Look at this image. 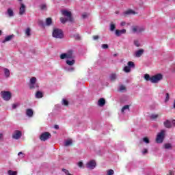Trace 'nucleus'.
Listing matches in <instances>:
<instances>
[{
  "mask_svg": "<svg viewBox=\"0 0 175 175\" xmlns=\"http://www.w3.org/2000/svg\"><path fill=\"white\" fill-rule=\"evenodd\" d=\"M127 66H129L130 69H132V68H135V63L133 62H129L127 63Z\"/></svg>",
  "mask_w": 175,
  "mask_h": 175,
  "instance_id": "b1692460",
  "label": "nucleus"
},
{
  "mask_svg": "<svg viewBox=\"0 0 175 175\" xmlns=\"http://www.w3.org/2000/svg\"><path fill=\"white\" fill-rule=\"evenodd\" d=\"M51 24H53V20L51 19V18H47L46 19V25H47L48 27H50Z\"/></svg>",
  "mask_w": 175,
  "mask_h": 175,
  "instance_id": "5701e85b",
  "label": "nucleus"
},
{
  "mask_svg": "<svg viewBox=\"0 0 175 175\" xmlns=\"http://www.w3.org/2000/svg\"><path fill=\"white\" fill-rule=\"evenodd\" d=\"M18 155V157H21V158H24L25 157V154L23 153V152H19Z\"/></svg>",
  "mask_w": 175,
  "mask_h": 175,
  "instance_id": "49530a36",
  "label": "nucleus"
},
{
  "mask_svg": "<svg viewBox=\"0 0 175 175\" xmlns=\"http://www.w3.org/2000/svg\"><path fill=\"white\" fill-rule=\"evenodd\" d=\"M109 79L111 81H115L117 79V75L116 73H112L109 75Z\"/></svg>",
  "mask_w": 175,
  "mask_h": 175,
  "instance_id": "412c9836",
  "label": "nucleus"
},
{
  "mask_svg": "<svg viewBox=\"0 0 175 175\" xmlns=\"http://www.w3.org/2000/svg\"><path fill=\"white\" fill-rule=\"evenodd\" d=\"M12 137L13 139H20L21 137V131H15V132L12 135Z\"/></svg>",
  "mask_w": 175,
  "mask_h": 175,
  "instance_id": "f8f14e48",
  "label": "nucleus"
},
{
  "mask_svg": "<svg viewBox=\"0 0 175 175\" xmlns=\"http://www.w3.org/2000/svg\"><path fill=\"white\" fill-rule=\"evenodd\" d=\"M8 174L9 175H17V172L12 171V170H9L8 171Z\"/></svg>",
  "mask_w": 175,
  "mask_h": 175,
  "instance_id": "ea45409f",
  "label": "nucleus"
},
{
  "mask_svg": "<svg viewBox=\"0 0 175 175\" xmlns=\"http://www.w3.org/2000/svg\"><path fill=\"white\" fill-rule=\"evenodd\" d=\"M60 21H61L62 24H65V23H66V21H69V18H60Z\"/></svg>",
  "mask_w": 175,
  "mask_h": 175,
  "instance_id": "bb28decb",
  "label": "nucleus"
},
{
  "mask_svg": "<svg viewBox=\"0 0 175 175\" xmlns=\"http://www.w3.org/2000/svg\"><path fill=\"white\" fill-rule=\"evenodd\" d=\"M144 53V50L143 49H139L135 53V56L137 57V58H140L141 55H143V53Z\"/></svg>",
  "mask_w": 175,
  "mask_h": 175,
  "instance_id": "4468645a",
  "label": "nucleus"
},
{
  "mask_svg": "<svg viewBox=\"0 0 175 175\" xmlns=\"http://www.w3.org/2000/svg\"><path fill=\"white\" fill-rule=\"evenodd\" d=\"M62 13L63 16H65L66 17H67V18H68V21H70V23L73 21V18L72 17V12L66 10H64L62 11Z\"/></svg>",
  "mask_w": 175,
  "mask_h": 175,
  "instance_id": "6e6552de",
  "label": "nucleus"
},
{
  "mask_svg": "<svg viewBox=\"0 0 175 175\" xmlns=\"http://www.w3.org/2000/svg\"><path fill=\"white\" fill-rule=\"evenodd\" d=\"M8 16H10V17L13 16L14 14V12H13V10L9 8V9L8 10Z\"/></svg>",
  "mask_w": 175,
  "mask_h": 175,
  "instance_id": "a878e982",
  "label": "nucleus"
},
{
  "mask_svg": "<svg viewBox=\"0 0 175 175\" xmlns=\"http://www.w3.org/2000/svg\"><path fill=\"white\" fill-rule=\"evenodd\" d=\"M40 8L41 10H47V5L46 4H41Z\"/></svg>",
  "mask_w": 175,
  "mask_h": 175,
  "instance_id": "c85d7f7f",
  "label": "nucleus"
},
{
  "mask_svg": "<svg viewBox=\"0 0 175 175\" xmlns=\"http://www.w3.org/2000/svg\"><path fill=\"white\" fill-rule=\"evenodd\" d=\"M62 172H64V173H65L66 175L69 174V171L66 169H63Z\"/></svg>",
  "mask_w": 175,
  "mask_h": 175,
  "instance_id": "8fccbe9b",
  "label": "nucleus"
},
{
  "mask_svg": "<svg viewBox=\"0 0 175 175\" xmlns=\"http://www.w3.org/2000/svg\"><path fill=\"white\" fill-rule=\"evenodd\" d=\"M116 55H117V54H116V53H115V54H113V57H116Z\"/></svg>",
  "mask_w": 175,
  "mask_h": 175,
  "instance_id": "69168bd1",
  "label": "nucleus"
},
{
  "mask_svg": "<svg viewBox=\"0 0 175 175\" xmlns=\"http://www.w3.org/2000/svg\"><path fill=\"white\" fill-rule=\"evenodd\" d=\"M74 38H75V39H76V40H80V39H81V37H80L79 34L74 35Z\"/></svg>",
  "mask_w": 175,
  "mask_h": 175,
  "instance_id": "79ce46f5",
  "label": "nucleus"
},
{
  "mask_svg": "<svg viewBox=\"0 0 175 175\" xmlns=\"http://www.w3.org/2000/svg\"><path fill=\"white\" fill-rule=\"evenodd\" d=\"M169 175H173V172H172V171H170Z\"/></svg>",
  "mask_w": 175,
  "mask_h": 175,
  "instance_id": "680f3d73",
  "label": "nucleus"
},
{
  "mask_svg": "<svg viewBox=\"0 0 175 175\" xmlns=\"http://www.w3.org/2000/svg\"><path fill=\"white\" fill-rule=\"evenodd\" d=\"M18 106H20V103H18L12 104L13 110H14L15 109H17V107H18Z\"/></svg>",
  "mask_w": 175,
  "mask_h": 175,
  "instance_id": "4c0bfd02",
  "label": "nucleus"
},
{
  "mask_svg": "<svg viewBox=\"0 0 175 175\" xmlns=\"http://www.w3.org/2000/svg\"><path fill=\"white\" fill-rule=\"evenodd\" d=\"M3 70H4V75L6 79H8V77H10V71L9 70V69L5 68Z\"/></svg>",
  "mask_w": 175,
  "mask_h": 175,
  "instance_id": "6ab92c4d",
  "label": "nucleus"
},
{
  "mask_svg": "<svg viewBox=\"0 0 175 175\" xmlns=\"http://www.w3.org/2000/svg\"><path fill=\"white\" fill-rule=\"evenodd\" d=\"M93 38H94V40H97V39H99V36H94L93 37Z\"/></svg>",
  "mask_w": 175,
  "mask_h": 175,
  "instance_id": "603ef678",
  "label": "nucleus"
},
{
  "mask_svg": "<svg viewBox=\"0 0 175 175\" xmlns=\"http://www.w3.org/2000/svg\"><path fill=\"white\" fill-rule=\"evenodd\" d=\"M134 44L136 47H140V42L137 40H134Z\"/></svg>",
  "mask_w": 175,
  "mask_h": 175,
  "instance_id": "e433bc0d",
  "label": "nucleus"
},
{
  "mask_svg": "<svg viewBox=\"0 0 175 175\" xmlns=\"http://www.w3.org/2000/svg\"><path fill=\"white\" fill-rule=\"evenodd\" d=\"M26 116H27V117H29V118L33 117V110L31 109H27L26 110Z\"/></svg>",
  "mask_w": 175,
  "mask_h": 175,
  "instance_id": "2eb2a0df",
  "label": "nucleus"
},
{
  "mask_svg": "<svg viewBox=\"0 0 175 175\" xmlns=\"http://www.w3.org/2000/svg\"><path fill=\"white\" fill-rule=\"evenodd\" d=\"M115 33L116 36H121V35H123L124 33H126V29H123L122 30L116 29Z\"/></svg>",
  "mask_w": 175,
  "mask_h": 175,
  "instance_id": "ddd939ff",
  "label": "nucleus"
},
{
  "mask_svg": "<svg viewBox=\"0 0 175 175\" xmlns=\"http://www.w3.org/2000/svg\"><path fill=\"white\" fill-rule=\"evenodd\" d=\"M83 163L81 162V161H79V163H78V166H79V167H83Z\"/></svg>",
  "mask_w": 175,
  "mask_h": 175,
  "instance_id": "3c124183",
  "label": "nucleus"
},
{
  "mask_svg": "<svg viewBox=\"0 0 175 175\" xmlns=\"http://www.w3.org/2000/svg\"><path fill=\"white\" fill-rule=\"evenodd\" d=\"M0 35H2V31L0 30Z\"/></svg>",
  "mask_w": 175,
  "mask_h": 175,
  "instance_id": "0e129e2a",
  "label": "nucleus"
},
{
  "mask_svg": "<svg viewBox=\"0 0 175 175\" xmlns=\"http://www.w3.org/2000/svg\"><path fill=\"white\" fill-rule=\"evenodd\" d=\"M53 36L56 39H62L64 38V31L59 29H55L53 31Z\"/></svg>",
  "mask_w": 175,
  "mask_h": 175,
  "instance_id": "7ed1b4c3",
  "label": "nucleus"
},
{
  "mask_svg": "<svg viewBox=\"0 0 175 175\" xmlns=\"http://www.w3.org/2000/svg\"><path fill=\"white\" fill-rule=\"evenodd\" d=\"M174 108L175 109V100L174 102Z\"/></svg>",
  "mask_w": 175,
  "mask_h": 175,
  "instance_id": "e2e57ef3",
  "label": "nucleus"
},
{
  "mask_svg": "<svg viewBox=\"0 0 175 175\" xmlns=\"http://www.w3.org/2000/svg\"><path fill=\"white\" fill-rule=\"evenodd\" d=\"M116 14H118L119 13H120V12H118V11H116Z\"/></svg>",
  "mask_w": 175,
  "mask_h": 175,
  "instance_id": "052dcab7",
  "label": "nucleus"
},
{
  "mask_svg": "<svg viewBox=\"0 0 175 175\" xmlns=\"http://www.w3.org/2000/svg\"><path fill=\"white\" fill-rule=\"evenodd\" d=\"M169 99H170V96L169 95V93L165 94V102H168Z\"/></svg>",
  "mask_w": 175,
  "mask_h": 175,
  "instance_id": "37998d69",
  "label": "nucleus"
},
{
  "mask_svg": "<svg viewBox=\"0 0 175 175\" xmlns=\"http://www.w3.org/2000/svg\"><path fill=\"white\" fill-rule=\"evenodd\" d=\"M20 5H21V7L19 8V14L21 16H23V14L25 13L26 7H25V5H24V3H21Z\"/></svg>",
  "mask_w": 175,
  "mask_h": 175,
  "instance_id": "9b49d317",
  "label": "nucleus"
},
{
  "mask_svg": "<svg viewBox=\"0 0 175 175\" xmlns=\"http://www.w3.org/2000/svg\"><path fill=\"white\" fill-rule=\"evenodd\" d=\"M143 142H144V143H146L147 144H148V143H150V139H148V137H144Z\"/></svg>",
  "mask_w": 175,
  "mask_h": 175,
  "instance_id": "a19ab883",
  "label": "nucleus"
},
{
  "mask_svg": "<svg viewBox=\"0 0 175 175\" xmlns=\"http://www.w3.org/2000/svg\"><path fill=\"white\" fill-rule=\"evenodd\" d=\"M114 174V170H108L107 171V175H113Z\"/></svg>",
  "mask_w": 175,
  "mask_h": 175,
  "instance_id": "72a5a7b5",
  "label": "nucleus"
},
{
  "mask_svg": "<svg viewBox=\"0 0 175 175\" xmlns=\"http://www.w3.org/2000/svg\"><path fill=\"white\" fill-rule=\"evenodd\" d=\"M50 137H51V134L49 132H44L40 136V139L42 142H46V140H48Z\"/></svg>",
  "mask_w": 175,
  "mask_h": 175,
  "instance_id": "1a4fd4ad",
  "label": "nucleus"
},
{
  "mask_svg": "<svg viewBox=\"0 0 175 175\" xmlns=\"http://www.w3.org/2000/svg\"><path fill=\"white\" fill-rule=\"evenodd\" d=\"M125 110H128L129 111V105H124L122 108V113H124V111H125Z\"/></svg>",
  "mask_w": 175,
  "mask_h": 175,
  "instance_id": "c756f323",
  "label": "nucleus"
},
{
  "mask_svg": "<svg viewBox=\"0 0 175 175\" xmlns=\"http://www.w3.org/2000/svg\"><path fill=\"white\" fill-rule=\"evenodd\" d=\"M62 105H64V106H68V105H69V101H68V100L64 98L62 100Z\"/></svg>",
  "mask_w": 175,
  "mask_h": 175,
  "instance_id": "2f4dec72",
  "label": "nucleus"
},
{
  "mask_svg": "<svg viewBox=\"0 0 175 175\" xmlns=\"http://www.w3.org/2000/svg\"><path fill=\"white\" fill-rule=\"evenodd\" d=\"M98 106H100V107H102L106 104V100H105V98H101L98 100Z\"/></svg>",
  "mask_w": 175,
  "mask_h": 175,
  "instance_id": "dca6fc26",
  "label": "nucleus"
},
{
  "mask_svg": "<svg viewBox=\"0 0 175 175\" xmlns=\"http://www.w3.org/2000/svg\"><path fill=\"white\" fill-rule=\"evenodd\" d=\"M19 2H22L23 1V0H18Z\"/></svg>",
  "mask_w": 175,
  "mask_h": 175,
  "instance_id": "338daca9",
  "label": "nucleus"
},
{
  "mask_svg": "<svg viewBox=\"0 0 175 175\" xmlns=\"http://www.w3.org/2000/svg\"><path fill=\"white\" fill-rule=\"evenodd\" d=\"M3 137V135L2 133H0V139H2Z\"/></svg>",
  "mask_w": 175,
  "mask_h": 175,
  "instance_id": "13d9d810",
  "label": "nucleus"
},
{
  "mask_svg": "<svg viewBox=\"0 0 175 175\" xmlns=\"http://www.w3.org/2000/svg\"><path fill=\"white\" fill-rule=\"evenodd\" d=\"M144 77L145 80H146V81H151V77H150V75L145 74Z\"/></svg>",
  "mask_w": 175,
  "mask_h": 175,
  "instance_id": "393cba45",
  "label": "nucleus"
},
{
  "mask_svg": "<svg viewBox=\"0 0 175 175\" xmlns=\"http://www.w3.org/2000/svg\"><path fill=\"white\" fill-rule=\"evenodd\" d=\"M60 59H66V64L68 66H73L76 64V60L73 59V51L69 50L67 53H62L60 55Z\"/></svg>",
  "mask_w": 175,
  "mask_h": 175,
  "instance_id": "f257e3e1",
  "label": "nucleus"
},
{
  "mask_svg": "<svg viewBox=\"0 0 175 175\" xmlns=\"http://www.w3.org/2000/svg\"><path fill=\"white\" fill-rule=\"evenodd\" d=\"M70 144H72V140H66L65 142L64 146H66V147H68V146H70Z\"/></svg>",
  "mask_w": 175,
  "mask_h": 175,
  "instance_id": "473e14b6",
  "label": "nucleus"
},
{
  "mask_svg": "<svg viewBox=\"0 0 175 175\" xmlns=\"http://www.w3.org/2000/svg\"><path fill=\"white\" fill-rule=\"evenodd\" d=\"M125 90H126V88L122 85L119 87V91H124Z\"/></svg>",
  "mask_w": 175,
  "mask_h": 175,
  "instance_id": "de8ad7c7",
  "label": "nucleus"
},
{
  "mask_svg": "<svg viewBox=\"0 0 175 175\" xmlns=\"http://www.w3.org/2000/svg\"><path fill=\"white\" fill-rule=\"evenodd\" d=\"M65 69L68 72H73V70H75V67H66Z\"/></svg>",
  "mask_w": 175,
  "mask_h": 175,
  "instance_id": "7c9ffc66",
  "label": "nucleus"
},
{
  "mask_svg": "<svg viewBox=\"0 0 175 175\" xmlns=\"http://www.w3.org/2000/svg\"><path fill=\"white\" fill-rule=\"evenodd\" d=\"M102 48L104 49H109V45L107 44H103Z\"/></svg>",
  "mask_w": 175,
  "mask_h": 175,
  "instance_id": "09e8293b",
  "label": "nucleus"
},
{
  "mask_svg": "<svg viewBox=\"0 0 175 175\" xmlns=\"http://www.w3.org/2000/svg\"><path fill=\"white\" fill-rule=\"evenodd\" d=\"M29 88H30V90H33L35 88H39V84L36 83V77L31 78Z\"/></svg>",
  "mask_w": 175,
  "mask_h": 175,
  "instance_id": "39448f33",
  "label": "nucleus"
},
{
  "mask_svg": "<svg viewBox=\"0 0 175 175\" xmlns=\"http://www.w3.org/2000/svg\"><path fill=\"white\" fill-rule=\"evenodd\" d=\"M166 131L161 130V132H159L157 134V136L156 137V142L158 144L163 143V140L165 139V133Z\"/></svg>",
  "mask_w": 175,
  "mask_h": 175,
  "instance_id": "f03ea898",
  "label": "nucleus"
},
{
  "mask_svg": "<svg viewBox=\"0 0 175 175\" xmlns=\"http://www.w3.org/2000/svg\"><path fill=\"white\" fill-rule=\"evenodd\" d=\"M25 33L27 36H31V29L27 28L25 31Z\"/></svg>",
  "mask_w": 175,
  "mask_h": 175,
  "instance_id": "c9c22d12",
  "label": "nucleus"
},
{
  "mask_svg": "<svg viewBox=\"0 0 175 175\" xmlns=\"http://www.w3.org/2000/svg\"><path fill=\"white\" fill-rule=\"evenodd\" d=\"M36 98H37V99H40V98H43V93L40 91H37V92L36 93Z\"/></svg>",
  "mask_w": 175,
  "mask_h": 175,
  "instance_id": "4be33fe9",
  "label": "nucleus"
},
{
  "mask_svg": "<svg viewBox=\"0 0 175 175\" xmlns=\"http://www.w3.org/2000/svg\"><path fill=\"white\" fill-rule=\"evenodd\" d=\"M38 25L40 27H44V22H43V21H38Z\"/></svg>",
  "mask_w": 175,
  "mask_h": 175,
  "instance_id": "c03bdc74",
  "label": "nucleus"
},
{
  "mask_svg": "<svg viewBox=\"0 0 175 175\" xmlns=\"http://www.w3.org/2000/svg\"><path fill=\"white\" fill-rule=\"evenodd\" d=\"M123 14L124 16H128L129 14H136V12H135V11H133V10H129L127 11H125Z\"/></svg>",
  "mask_w": 175,
  "mask_h": 175,
  "instance_id": "a211bd4d",
  "label": "nucleus"
},
{
  "mask_svg": "<svg viewBox=\"0 0 175 175\" xmlns=\"http://www.w3.org/2000/svg\"><path fill=\"white\" fill-rule=\"evenodd\" d=\"M54 128H55V129H59V126L55 124V125L54 126Z\"/></svg>",
  "mask_w": 175,
  "mask_h": 175,
  "instance_id": "5fc2aeb1",
  "label": "nucleus"
},
{
  "mask_svg": "<svg viewBox=\"0 0 175 175\" xmlns=\"http://www.w3.org/2000/svg\"><path fill=\"white\" fill-rule=\"evenodd\" d=\"M148 152V150L147 149H144L143 154H147Z\"/></svg>",
  "mask_w": 175,
  "mask_h": 175,
  "instance_id": "6e6d98bb",
  "label": "nucleus"
},
{
  "mask_svg": "<svg viewBox=\"0 0 175 175\" xmlns=\"http://www.w3.org/2000/svg\"><path fill=\"white\" fill-rule=\"evenodd\" d=\"M163 78L162 74H157L151 77L150 81L153 83H158V81H161Z\"/></svg>",
  "mask_w": 175,
  "mask_h": 175,
  "instance_id": "20e7f679",
  "label": "nucleus"
},
{
  "mask_svg": "<svg viewBox=\"0 0 175 175\" xmlns=\"http://www.w3.org/2000/svg\"><path fill=\"white\" fill-rule=\"evenodd\" d=\"M14 38V35H10L5 37V38L2 41V43H6V42L10 41L11 39Z\"/></svg>",
  "mask_w": 175,
  "mask_h": 175,
  "instance_id": "f3484780",
  "label": "nucleus"
},
{
  "mask_svg": "<svg viewBox=\"0 0 175 175\" xmlns=\"http://www.w3.org/2000/svg\"><path fill=\"white\" fill-rule=\"evenodd\" d=\"M87 169H90V170H94L96 167V161L95 160H91L86 163Z\"/></svg>",
  "mask_w": 175,
  "mask_h": 175,
  "instance_id": "0eeeda50",
  "label": "nucleus"
},
{
  "mask_svg": "<svg viewBox=\"0 0 175 175\" xmlns=\"http://www.w3.org/2000/svg\"><path fill=\"white\" fill-rule=\"evenodd\" d=\"M157 117H158V115H157V114H152V115L150 116L151 120H155Z\"/></svg>",
  "mask_w": 175,
  "mask_h": 175,
  "instance_id": "a18cd8bd",
  "label": "nucleus"
},
{
  "mask_svg": "<svg viewBox=\"0 0 175 175\" xmlns=\"http://www.w3.org/2000/svg\"><path fill=\"white\" fill-rule=\"evenodd\" d=\"M1 96L4 100H10L12 99V93L9 91H2Z\"/></svg>",
  "mask_w": 175,
  "mask_h": 175,
  "instance_id": "423d86ee",
  "label": "nucleus"
},
{
  "mask_svg": "<svg viewBox=\"0 0 175 175\" xmlns=\"http://www.w3.org/2000/svg\"><path fill=\"white\" fill-rule=\"evenodd\" d=\"M172 124H174V125H175V120H172Z\"/></svg>",
  "mask_w": 175,
  "mask_h": 175,
  "instance_id": "bf43d9fd",
  "label": "nucleus"
},
{
  "mask_svg": "<svg viewBox=\"0 0 175 175\" xmlns=\"http://www.w3.org/2000/svg\"><path fill=\"white\" fill-rule=\"evenodd\" d=\"M165 148L166 150H169V149L172 148V144H165Z\"/></svg>",
  "mask_w": 175,
  "mask_h": 175,
  "instance_id": "58836bf2",
  "label": "nucleus"
},
{
  "mask_svg": "<svg viewBox=\"0 0 175 175\" xmlns=\"http://www.w3.org/2000/svg\"><path fill=\"white\" fill-rule=\"evenodd\" d=\"M125 22H122L121 23H120V25L122 26V27H124V25H125Z\"/></svg>",
  "mask_w": 175,
  "mask_h": 175,
  "instance_id": "4d7b16f0",
  "label": "nucleus"
},
{
  "mask_svg": "<svg viewBox=\"0 0 175 175\" xmlns=\"http://www.w3.org/2000/svg\"><path fill=\"white\" fill-rule=\"evenodd\" d=\"M87 14H82V17H83V18H87Z\"/></svg>",
  "mask_w": 175,
  "mask_h": 175,
  "instance_id": "864d4df0",
  "label": "nucleus"
},
{
  "mask_svg": "<svg viewBox=\"0 0 175 175\" xmlns=\"http://www.w3.org/2000/svg\"><path fill=\"white\" fill-rule=\"evenodd\" d=\"M114 29H116V25L111 23L110 25V31H114Z\"/></svg>",
  "mask_w": 175,
  "mask_h": 175,
  "instance_id": "f704fd0d",
  "label": "nucleus"
},
{
  "mask_svg": "<svg viewBox=\"0 0 175 175\" xmlns=\"http://www.w3.org/2000/svg\"><path fill=\"white\" fill-rule=\"evenodd\" d=\"M163 124L165 128H172V122H170L169 120L165 121Z\"/></svg>",
  "mask_w": 175,
  "mask_h": 175,
  "instance_id": "aec40b11",
  "label": "nucleus"
},
{
  "mask_svg": "<svg viewBox=\"0 0 175 175\" xmlns=\"http://www.w3.org/2000/svg\"><path fill=\"white\" fill-rule=\"evenodd\" d=\"M123 70H124L126 73H129V72H131V68H130L128 66H124V68H123Z\"/></svg>",
  "mask_w": 175,
  "mask_h": 175,
  "instance_id": "cd10ccee",
  "label": "nucleus"
},
{
  "mask_svg": "<svg viewBox=\"0 0 175 175\" xmlns=\"http://www.w3.org/2000/svg\"><path fill=\"white\" fill-rule=\"evenodd\" d=\"M132 31L134 33H140L144 31V28L139 26H134L132 28Z\"/></svg>",
  "mask_w": 175,
  "mask_h": 175,
  "instance_id": "9d476101",
  "label": "nucleus"
}]
</instances>
